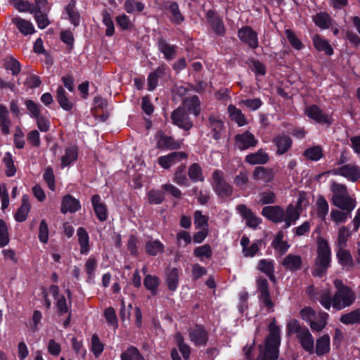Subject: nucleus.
<instances>
[{
	"instance_id": "41",
	"label": "nucleus",
	"mask_w": 360,
	"mask_h": 360,
	"mask_svg": "<svg viewBox=\"0 0 360 360\" xmlns=\"http://www.w3.org/2000/svg\"><path fill=\"white\" fill-rule=\"evenodd\" d=\"M11 121L8 118V112L7 108L0 105V128L4 134L7 135L10 132Z\"/></svg>"
},
{
	"instance_id": "60",
	"label": "nucleus",
	"mask_w": 360,
	"mask_h": 360,
	"mask_svg": "<svg viewBox=\"0 0 360 360\" xmlns=\"http://www.w3.org/2000/svg\"><path fill=\"white\" fill-rule=\"evenodd\" d=\"M350 212L347 211H340L339 210H332L330 212V217L332 220L337 224L340 223H345L348 217Z\"/></svg>"
},
{
	"instance_id": "55",
	"label": "nucleus",
	"mask_w": 360,
	"mask_h": 360,
	"mask_svg": "<svg viewBox=\"0 0 360 360\" xmlns=\"http://www.w3.org/2000/svg\"><path fill=\"white\" fill-rule=\"evenodd\" d=\"M350 236V233L346 226H343L339 229L337 238V245L338 248H345L347 242Z\"/></svg>"
},
{
	"instance_id": "15",
	"label": "nucleus",
	"mask_w": 360,
	"mask_h": 360,
	"mask_svg": "<svg viewBox=\"0 0 360 360\" xmlns=\"http://www.w3.org/2000/svg\"><path fill=\"white\" fill-rule=\"evenodd\" d=\"M187 157L188 155L185 152H173L167 155L160 157L158 158V163L164 169H168L182 159L187 158Z\"/></svg>"
},
{
	"instance_id": "18",
	"label": "nucleus",
	"mask_w": 360,
	"mask_h": 360,
	"mask_svg": "<svg viewBox=\"0 0 360 360\" xmlns=\"http://www.w3.org/2000/svg\"><path fill=\"white\" fill-rule=\"evenodd\" d=\"M262 244L260 240H256L250 245V239L248 236H243L240 239V245L242 246V252L245 257H253L259 250Z\"/></svg>"
},
{
	"instance_id": "48",
	"label": "nucleus",
	"mask_w": 360,
	"mask_h": 360,
	"mask_svg": "<svg viewBox=\"0 0 360 360\" xmlns=\"http://www.w3.org/2000/svg\"><path fill=\"white\" fill-rule=\"evenodd\" d=\"M146 252L153 256H155L164 251V245L158 240H149L146 244Z\"/></svg>"
},
{
	"instance_id": "30",
	"label": "nucleus",
	"mask_w": 360,
	"mask_h": 360,
	"mask_svg": "<svg viewBox=\"0 0 360 360\" xmlns=\"http://www.w3.org/2000/svg\"><path fill=\"white\" fill-rule=\"evenodd\" d=\"M245 160L252 165L266 164L269 161V155L263 149H259L255 153L247 155Z\"/></svg>"
},
{
	"instance_id": "64",
	"label": "nucleus",
	"mask_w": 360,
	"mask_h": 360,
	"mask_svg": "<svg viewBox=\"0 0 360 360\" xmlns=\"http://www.w3.org/2000/svg\"><path fill=\"white\" fill-rule=\"evenodd\" d=\"M104 316L108 323V325L112 326L114 329L117 328L118 323L117 319L115 314V311L112 307L107 308L104 311Z\"/></svg>"
},
{
	"instance_id": "51",
	"label": "nucleus",
	"mask_w": 360,
	"mask_h": 360,
	"mask_svg": "<svg viewBox=\"0 0 360 360\" xmlns=\"http://www.w3.org/2000/svg\"><path fill=\"white\" fill-rule=\"evenodd\" d=\"M124 8L127 13H133L135 11H143L145 8V5L141 1L125 0L124 3Z\"/></svg>"
},
{
	"instance_id": "16",
	"label": "nucleus",
	"mask_w": 360,
	"mask_h": 360,
	"mask_svg": "<svg viewBox=\"0 0 360 360\" xmlns=\"http://www.w3.org/2000/svg\"><path fill=\"white\" fill-rule=\"evenodd\" d=\"M208 127L212 133V137L215 140L221 139V133L224 131V124L220 116L210 115L208 118Z\"/></svg>"
},
{
	"instance_id": "35",
	"label": "nucleus",
	"mask_w": 360,
	"mask_h": 360,
	"mask_svg": "<svg viewBox=\"0 0 360 360\" xmlns=\"http://www.w3.org/2000/svg\"><path fill=\"white\" fill-rule=\"evenodd\" d=\"M12 22L16 25L19 31L24 35L32 34L34 32V27L32 22L19 17L12 19Z\"/></svg>"
},
{
	"instance_id": "36",
	"label": "nucleus",
	"mask_w": 360,
	"mask_h": 360,
	"mask_svg": "<svg viewBox=\"0 0 360 360\" xmlns=\"http://www.w3.org/2000/svg\"><path fill=\"white\" fill-rule=\"evenodd\" d=\"M184 108L191 111L195 116L200 113V102L197 96L187 97L183 101Z\"/></svg>"
},
{
	"instance_id": "25",
	"label": "nucleus",
	"mask_w": 360,
	"mask_h": 360,
	"mask_svg": "<svg viewBox=\"0 0 360 360\" xmlns=\"http://www.w3.org/2000/svg\"><path fill=\"white\" fill-rule=\"evenodd\" d=\"M302 260L300 256L289 254L281 262L282 266L287 270L297 271L301 268Z\"/></svg>"
},
{
	"instance_id": "14",
	"label": "nucleus",
	"mask_w": 360,
	"mask_h": 360,
	"mask_svg": "<svg viewBox=\"0 0 360 360\" xmlns=\"http://www.w3.org/2000/svg\"><path fill=\"white\" fill-rule=\"evenodd\" d=\"M236 210L241 217L245 219L246 224L249 227L255 229L261 223V219L258 218L245 205H238L236 207Z\"/></svg>"
},
{
	"instance_id": "29",
	"label": "nucleus",
	"mask_w": 360,
	"mask_h": 360,
	"mask_svg": "<svg viewBox=\"0 0 360 360\" xmlns=\"http://www.w3.org/2000/svg\"><path fill=\"white\" fill-rule=\"evenodd\" d=\"M257 269L265 274L270 281L275 282L276 277L274 275V262L269 259H262L259 261Z\"/></svg>"
},
{
	"instance_id": "3",
	"label": "nucleus",
	"mask_w": 360,
	"mask_h": 360,
	"mask_svg": "<svg viewBox=\"0 0 360 360\" xmlns=\"http://www.w3.org/2000/svg\"><path fill=\"white\" fill-rule=\"evenodd\" d=\"M262 214L273 222L284 221L287 228L295 224L300 215L298 208L292 204H290L285 210L277 205L266 206L262 209Z\"/></svg>"
},
{
	"instance_id": "20",
	"label": "nucleus",
	"mask_w": 360,
	"mask_h": 360,
	"mask_svg": "<svg viewBox=\"0 0 360 360\" xmlns=\"http://www.w3.org/2000/svg\"><path fill=\"white\" fill-rule=\"evenodd\" d=\"M207 18L212 30L218 35H224L225 27L221 19L211 10L207 12Z\"/></svg>"
},
{
	"instance_id": "9",
	"label": "nucleus",
	"mask_w": 360,
	"mask_h": 360,
	"mask_svg": "<svg viewBox=\"0 0 360 360\" xmlns=\"http://www.w3.org/2000/svg\"><path fill=\"white\" fill-rule=\"evenodd\" d=\"M257 143L258 140L255 136L249 131L238 134L234 136L235 147L241 151L254 148Z\"/></svg>"
},
{
	"instance_id": "53",
	"label": "nucleus",
	"mask_w": 360,
	"mask_h": 360,
	"mask_svg": "<svg viewBox=\"0 0 360 360\" xmlns=\"http://www.w3.org/2000/svg\"><path fill=\"white\" fill-rule=\"evenodd\" d=\"M3 162L6 167V174L7 176H13L16 173V168L14 165L12 155L10 152L5 153Z\"/></svg>"
},
{
	"instance_id": "22",
	"label": "nucleus",
	"mask_w": 360,
	"mask_h": 360,
	"mask_svg": "<svg viewBox=\"0 0 360 360\" xmlns=\"http://www.w3.org/2000/svg\"><path fill=\"white\" fill-rule=\"evenodd\" d=\"M91 202L97 218L101 221H105L108 217L107 208L105 203L101 202V197L98 195H94Z\"/></svg>"
},
{
	"instance_id": "39",
	"label": "nucleus",
	"mask_w": 360,
	"mask_h": 360,
	"mask_svg": "<svg viewBox=\"0 0 360 360\" xmlns=\"http://www.w3.org/2000/svg\"><path fill=\"white\" fill-rule=\"evenodd\" d=\"M77 235L78 236V242L80 245V252L81 254H86L89 250V237L88 235V233L86 231V230L82 228L79 227L77 229Z\"/></svg>"
},
{
	"instance_id": "44",
	"label": "nucleus",
	"mask_w": 360,
	"mask_h": 360,
	"mask_svg": "<svg viewBox=\"0 0 360 360\" xmlns=\"http://www.w3.org/2000/svg\"><path fill=\"white\" fill-rule=\"evenodd\" d=\"M168 10L171 13L170 20L172 23L179 25L184 20V17L180 12L177 3L170 2L168 6Z\"/></svg>"
},
{
	"instance_id": "6",
	"label": "nucleus",
	"mask_w": 360,
	"mask_h": 360,
	"mask_svg": "<svg viewBox=\"0 0 360 360\" xmlns=\"http://www.w3.org/2000/svg\"><path fill=\"white\" fill-rule=\"evenodd\" d=\"M213 188L215 193L221 198L231 197L233 194V186L224 179V172L214 170L212 173Z\"/></svg>"
},
{
	"instance_id": "5",
	"label": "nucleus",
	"mask_w": 360,
	"mask_h": 360,
	"mask_svg": "<svg viewBox=\"0 0 360 360\" xmlns=\"http://www.w3.org/2000/svg\"><path fill=\"white\" fill-rule=\"evenodd\" d=\"M317 259L316 268L313 271L314 276H321L329 267L330 263V249L326 240L319 238L318 240Z\"/></svg>"
},
{
	"instance_id": "10",
	"label": "nucleus",
	"mask_w": 360,
	"mask_h": 360,
	"mask_svg": "<svg viewBox=\"0 0 360 360\" xmlns=\"http://www.w3.org/2000/svg\"><path fill=\"white\" fill-rule=\"evenodd\" d=\"M171 118L174 124L184 130L188 131L193 127V122L188 112L182 107H179L174 110L171 115Z\"/></svg>"
},
{
	"instance_id": "45",
	"label": "nucleus",
	"mask_w": 360,
	"mask_h": 360,
	"mask_svg": "<svg viewBox=\"0 0 360 360\" xmlns=\"http://www.w3.org/2000/svg\"><path fill=\"white\" fill-rule=\"evenodd\" d=\"M121 360H145L139 349L134 346L129 347L120 356Z\"/></svg>"
},
{
	"instance_id": "8",
	"label": "nucleus",
	"mask_w": 360,
	"mask_h": 360,
	"mask_svg": "<svg viewBox=\"0 0 360 360\" xmlns=\"http://www.w3.org/2000/svg\"><path fill=\"white\" fill-rule=\"evenodd\" d=\"M256 283L257 291L259 292V301L267 308L269 312L274 311V304L271 301L267 280L263 277H258Z\"/></svg>"
},
{
	"instance_id": "52",
	"label": "nucleus",
	"mask_w": 360,
	"mask_h": 360,
	"mask_svg": "<svg viewBox=\"0 0 360 360\" xmlns=\"http://www.w3.org/2000/svg\"><path fill=\"white\" fill-rule=\"evenodd\" d=\"M337 257L339 262L345 266H352L353 265V259L350 252L345 248H339L337 252Z\"/></svg>"
},
{
	"instance_id": "46",
	"label": "nucleus",
	"mask_w": 360,
	"mask_h": 360,
	"mask_svg": "<svg viewBox=\"0 0 360 360\" xmlns=\"http://www.w3.org/2000/svg\"><path fill=\"white\" fill-rule=\"evenodd\" d=\"M166 281L170 290H176L179 284V272L177 269L173 268L167 271Z\"/></svg>"
},
{
	"instance_id": "21",
	"label": "nucleus",
	"mask_w": 360,
	"mask_h": 360,
	"mask_svg": "<svg viewBox=\"0 0 360 360\" xmlns=\"http://www.w3.org/2000/svg\"><path fill=\"white\" fill-rule=\"evenodd\" d=\"M81 208L79 201L70 195H67L63 197L60 210L61 212L65 214L68 212H75Z\"/></svg>"
},
{
	"instance_id": "40",
	"label": "nucleus",
	"mask_w": 360,
	"mask_h": 360,
	"mask_svg": "<svg viewBox=\"0 0 360 360\" xmlns=\"http://www.w3.org/2000/svg\"><path fill=\"white\" fill-rule=\"evenodd\" d=\"M102 22L106 27L105 34L107 37H111L115 33V25L110 13L104 9L101 13Z\"/></svg>"
},
{
	"instance_id": "12",
	"label": "nucleus",
	"mask_w": 360,
	"mask_h": 360,
	"mask_svg": "<svg viewBox=\"0 0 360 360\" xmlns=\"http://www.w3.org/2000/svg\"><path fill=\"white\" fill-rule=\"evenodd\" d=\"M306 115L316 122L330 124L332 122L331 117L325 114L316 105H311L305 108Z\"/></svg>"
},
{
	"instance_id": "33",
	"label": "nucleus",
	"mask_w": 360,
	"mask_h": 360,
	"mask_svg": "<svg viewBox=\"0 0 360 360\" xmlns=\"http://www.w3.org/2000/svg\"><path fill=\"white\" fill-rule=\"evenodd\" d=\"M273 142L277 147V153L279 155L286 153L292 146V140L287 135H279L275 137Z\"/></svg>"
},
{
	"instance_id": "26",
	"label": "nucleus",
	"mask_w": 360,
	"mask_h": 360,
	"mask_svg": "<svg viewBox=\"0 0 360 360\" xmlns=\"http://www.w3.org/2000/svg\"><path fill=\"white\" fill-rule=\"evenodd\" d=\"M230 119L234 121L238 127H243L248 124V120L242 111L235 105L231 104L227 108Z\"/></svg>"
},
{
	"instance_id": "28",
	"label": "nucleus",
	"mask_w": 360,
	"mask_h": 360,
	"mask_svg": "<svg viewBox=\"0 0 360 360\" xmlns=\"http://www.w3.org/2000/svg\"><path fill=\"white\" fill-rule=\"evenodd\" d=\"M329 314L325 311H319L314 319H313L309 324L313 331L320 332L325 328Z\"/></svg>"
},
{
	"instance_id": "17",
	"label": "nucleus",
	"mask_w": 360,
	"mask_h": 360,
	"mask_svg": "<svg viewBox=\"0 0 360 360\" xmlns=\"http://www.w3.org/2000/svg\"><path fill=\"white\" fill-rule=\"evenodd\" d=\"M189 338L195 346L200 347L206 344L208 337L207 332L202 327L195 326L189 330Z\"/></svg>"
},
{
	"instance_id": "37",
	"label": "nucleus",
	"mask_w": 360,
	"mask_h": 360,
	"mask_svg": "<svg viewBox=\"0 0 360 360\" xmlns=\"http://www.w3.org/2000/svg\"><path fill=\"white\" fill-rule=\"evenodd\" d=\"M56 99L60 106L65 110L69 111L72 108L73 104L68 99L66 91L62 86H59L56 90Z\"/></svg>"
},
{
	"instance_id": "11",
	"label": "nucleus",
	"mask_w": 360,
	"mask_h": 360,
	"mask_svg": "<svg viewBox=\"0 0 360 360\" xmlns=\"http://www.w3.org/2000/svg\"><path fill=\"white\" fill-rule=\"evenodd\" d=\"M156 146L159 149L174 150L181 146V141H176L172 136L165 134L159 131L155 134Z\"/></svg>"
},
{
	"instance_id": "2",
	"label": "nucleus",
	"mask_w": 360,
	"mask_h": 360,
	"mask_svg": "<svg viewBox=\"0 0 360 360\" xmlns=\"http://www.w3.org/2000/svg\"><path fill=\"white\" fill-rule=\"evenodd\" d=\"M269 335L264 345L259 346V354L256 360H277L281 344V328L274 318L269 325Z\"/></svg>"
},
{
	"instance_id": "38",
	"label": "nucleus",
	"mask_w": 360,
	"mask_h": 360,
	"mask_svg": "<svg viewBox=\"0 0 360 360\" xmlns=\"http://www.w3.org/2000/svg\"><path fill=\"white\" fill-rule=\"evenodd\" d=\"M313 21L319 28L326 30L332 25L333 20L327 13L321 12L313 16Z\"/></svg>"
},
{
	"instance_id": "24",
	"label": "nucleus",
	"mask_w": 360,
	"mask_h": 360,
	"mask_svg": "<svg viewBox=\"0 0 360 360\" xmlns=\"http://www.w3.org/2000/svg\"><path fill=\"white\" fill-rule=\"evenodd\" d=\"M158 48L166 60H171L175 58L176 46L169 44L165 39L161 38L158 40Z\"/></svg>"
},
{
	"instance_id": "32",
	"label": "nucleus",
	"mask_w": 360,
	"mask_h": 360,
	"mask_svg": "<svg viewBox=\"0 0 360 360\" xmlns=\"http://www.w3.org/2000/svg\"><path fill=\"white\" fill-rule=\"evenodd\" d=\"M312 41L314 47L318 51H323L326 54L330 56L333 53V50L329 42L321 36L315 34L312 37Z\"/></svg>"
},
{
	"instance_id": "13",
	"label": "nucleus",
	"mask_w": 360,
	"mask_h": 360,
	"mask_svg": "<svg viewBox=\"0 0 360 360\" xmlns=\"http://www.w3.org/2000/svg\"><path fill=\"white\" fill-rule=\"evenodd\" d=\"M238 36L244 43L250 48L255 49L258 46L257 34L250 27L245 26L238 30Z\"/></svg>"
},
{
	"instance_id": "59",
	"label": "nucleus",
	"mask_w": 360,
	"mask_h": 360,
	"mask_svg": "<svg viewBox=\"0 0 360 360\" xmlns=\"http://www.w3.org/2000/svg\"><path fill=\"white\" fill-rule=\"evenodd\" d=\"M304 156L312 161H318L323 157L321 147L316 146L307 149L304 153Z\"/></svg>"
},
{
	"instance_id": "63",
	"label": "nucleus",
	"mask_w": 360,
	"mask_h": 360,
	"mask_svg": "<svg viewBox=\"0 0 360 360\" xmlns=\"http://www.w3.org/2000/svg\"><path fill=\"white\" fill-rule=\"evenodd\" d=\"M285 35L289 41L290 45L297 50H300L304 47L302 41L297 37L294 32L291 30H286Z\"/></svg>"
},
{
	"instance_id": "31",
	"label": "nucleus",
	"mask_w": 360,
	"mask_h": 360,
	"mask_svg": "<svg viewBox=\"0 0 360 360\" xmlns=\"http://www.w3.org/2000/svg\"><path fill=\"white\" fill-rule=\"evenodd\" d=\"M330 339L328 334H325L316 340L314 352L318 356H322L330 352Z\"/></svg>"
},
{
	"instance_id": "4",
	"label": "nucleus",
	"mask_w": 360,
	"mask_h": 360,
	"mask_svg": "<svg viewBox=\"0 0 360 360\" xmlns=\"http://www.w3.org/2000/svg\"><path fill=\"white\" fill-rule=\"evenodd\" d=\"M330 190L333 193L331 201L335 207L348 212L355 208L356 200L349 196L345 185L332 181Z\"/></svg>"
},
{
	"instance_id": "58",
	"label": "nucleus",
	"mask_w": 360,
	"mask_h": 360,
	"mask_svg": "<svg viewBox=\"0 0 360 360\" xmlns=\"http://www.w3.org/2000/svg\"><path fill=\"white\" fill-rule=\"evenodd\" d=\"M287 333L288 335L296 334L297 338L302 333L304 330L307 328L302 327L300 322L296 319H291L287 324Z\"/></svg>"
},
{
	"instance_id": "7",
	"label": "nucleus",
	"mask_w": 360,
	"mask_h": 360,
	"mask_svg": "<svg viewBox=\"0 0 360 360\" xmlns=\"http://www.w3.org/2000/svg\"><path fill=\"white\" fill-rule=\"evenodd\" d=\"M326 173L334 176H342L352 182L357 181L360 178V168L354 164H347L330 169Z\"/></svg>"
},
{
	"instance_id": "61",
	"label": "nucleus",
	"mask_w": 360,
	"mask_h": 360,
	"mask_svg": "<svg viewBox=\"0 0 360 360\" xmlns=\"http://www.w3.org/2000/svg\"><path fill=\"white\" fill-rule=\"evenodd\" d=\"M103 345L101 342L98 336L94 334L91 340V349L96 356H98L103 351Z\"/></svg>"
},
{
	"instance_id": "19",
	"label": "nucleus",
	"mask_w": 360,
	"mask_h": 360,
	"mask_svg": "<svg viewBox=\"0 0 360 360\" xmlns=\"http://www.w3.org/2000/svg\"><path fill=\"white\" fill-rule=\"evenodd\" d=\"M274 177L273 169L269 167L258 166L255 168L252 173V178L257 181L264 184L271 182Z\"/></svg>"
},
{
	"instance_id": "43",
	"label": "nucleus",
	"mask_w": 360,
	"mask_h": 360,
	"mask_svg": "<svg viewBox=\"0 0 360 360\" xmlns=\"http://www.w3.org/2000/svg\"><path fill=\"white\" fill-rule=\"evenodd\" d=\"M341 323L345 325L357 324L360 323V309H355L342 315L340 318Z\"/></svg>"
},
{
	"instance_id": "47",
	"label": "nucleus",
	"mask_w": 360,
	"mask_h": 360,
	"mask_svg": "<svg viewBox=\"0 0 360 360\" xmlns=\"http://www.w3.org/2000/svg\"><path fill=\"white\" fill-rule=\"evenodd\" d=\"M77 158V150L74 146L66 148L64 155L61 158V167H65L74 162Z\"/></svg>"
},
{
	"instance_id": "27",
	"label": "nucleus",
	"mask_w": 360,
	"mask_h": 360,
	"mask_svg": "<svg viewBox=\"0 0 360 360\" xmlns=\"http://www.w3.org/2000/svg\"><path fill=\"white\" fill-rule=\"evenodd\" d=\"M76 0H70L64 9L68 20L75 27L78 26L80 22V15L76 9Z\"/></svg>"
},
{
	"instance_id": "50",
	"label": "nucleus",
	"mask_w": 360,
	"mask_h": 360,
	"mask_svg": "<svg viewBox=\"0 0 360 360\" xmlns=\"http://www.w3.org/2000/svg\"><path fill=\"white\" fill-rule=\"evenodd\" d=\"M188 174L190 179L194 182L204 181L202 169L197 163H193L190 166Z\"/></svg>"
},
{
	"instance_id": "1",
	"label": "nucleus",
	"mask_w": 360,
	"mask_h": 360,
	"mask_svg": "<svg viewBox=\"0 0 360 360\" xmlns=\"http://www.w3.org/2000/svg\"><path fill=\"white\" fill-rule=\"evenodd\" d=\"M333 285L336 288L333 295L329 290L320 292L318 300L321 306L326 310L333 308L337 311L352 306L356 300L354 291L340 279L334 280Z\"/></svg>"
},
{
	"instance_id": "54",
	"label": "nucleus",
	"mask_w": 360,
	"mask_h": 360,
	"mask_svg": "<svg viewBox=\"0 0 360 360\" xmlns=\"http://www.w3.org/2000/svg\"><path fill=\"white\" fill-rule=\"evenodd\" d=\"M193 255L200 258L201 261L210 259L212 255V251L210 245H203L194 249Z\"/></svg>"
},
{
	"instance_id": "49",
	"label": "nucleus",
	"mask_w": 360,
	"mask_h": 360,
	"mask_svg": "<svg viewBox=\"0 0 360 360\" xmlns=\"http://www.w3.org/2000/svg\"><path fill=\"white\" fill-rule=\"evenodd\" d=\"M143 284L147 290L151 291L153 295H155L160 284V280L158 276L148 274L145 276Z\"/></svg>"
},
{
	"instance_id": "34",
	"label": "nucleus",
	"mask_w": 360,
	"mask_h": 360,
	"mask_svg": "<svg viewBox=\"0 0 360 360\" xmlns=\"http://www.w3.org/2000/svg\"><path fill=\"white\" fill-rule=\"evenodd\" d=\"M30 207L27 195H23L22 198V204L15 214V219L18 222L25 221L30 211Z\"/></svg>"
},
{
	"instance_id": "42",
	"label": "nucleus",
	"mask_w": 360,
	"mask_h": 360,
	"mask_svg": "<svg viewBox=\"0 0 360 360\" xmlns=\"http://www.w3.org/2000/svg\"><path fill=\"white\" fill-rule=\"evenodd\" d=\"M316 214L319 218L324 221L328 213L329 206L323 196H319L316 202Z\"/></svg>"
},
{
	"instance_id": "56",
	"label": "nucleus",
	"mask_w": 360,
	"mask_h": 360,
	"mask_svg": "<svg viewBox=\"0 0 360 360\" xmlns=\"http://www.w3.org/2000/svg\"><path fill=\"white\" fill-rule=\"evenodd\" d=\"M186 166L181 165L178 167L174 174V181L179 186H188V181L185 174Z\"/></svg>"
},
{
	"instance_id": "23",
	"label": "nucleus",
	"mask_w": 360,
	"mask_h": 360,
	"mask_svg": "<svg viewBox=\"0 0 360 360\" xmlns=\"http://www.w3.org/2000/svg\"><path fill=\"white\" fill-rule=\"evenodd\" d=\"M302 347L309 354L314 353V340L308 329L304 330L297 337Z\"/></svg>"
},
{
	"instance_id": "62",
	"label": "nucleus",
	"mask_w": 360,
	"mask_h": 360,
	"mask_svg": "<svg viewBox=\"0 0 360 360\" xmlns=\"http://www.w3.org/2000/svg\"><path fill=\"white\" fill-rule=\"evenodd\" d=\"M207 221L208 217L203 215L200 211L197 210L194 212V224L196 228L205 230L208 226Z\"/></svg>"
},
{
	"instance_id": "57",
	"label": "nucleus",
	"mask_w": 360,
	"mask_h": 360,
	"mask_svg": "<svg viewBox=\"0 0 360 360\" xmlns=\"http://www.w3.org/2000/svg\"><path fill=\"white\" fill-rule=\"evenodd\" d=\"M4 67L6 70H11L13 75H17L20 72V63L13 56H7L4 59Z\"/></svg>"
}]
</instances>
